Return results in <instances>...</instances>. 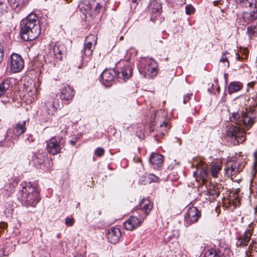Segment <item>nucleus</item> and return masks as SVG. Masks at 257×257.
Returning <instances> with one entry per match:
<instances>
[{"label":"nucleus","mask_w":257,"mask_h":257,"mask_svg":"<svg viewBox=\"0 0 257 257\" xmlns=\"http://www.w3.org/2000/svg\"><path fill=\"white\" fill-rule=\"evenodd\" d=\"M79 8L80 11L83 14L86 19H90L93 17L92 7L89 2L84 1L80 3L79 5Z\"/></svg>","instance_id":"f3484780"},{"label":"nucleus","mask_w":257,"mask_h":257,"mask_svg":"<svg viewBox=\"0 0 257 257\" xmlns=\"http://www.w3.org/2000/svg\"><path fill=\"white\" fill-rule=\"evenodd\" d=\"M219 3V2L218 1H214V5L215 6H217L218 4Z\"/></svg>","instance_id":"3c124183"},{"label":"nucleus","mask_w":257,"mask_h":257,"mask_svg":"<svg viewBox=\"0 0 257 257\" xmlns=\"http://www.w3.org/2000/svg\"><path fill=\"white\" fill-rule=\"evenodd\" d=\"M243 19L247 23H253L257 24V8L250 12H245L243 14Z\"/></svg>","instance_id":"bb28decb"},{"label":"nucleus","mask_w":257,"mask_h":257,"mask_svg":"<svg viewBox=\"0 0 257 257\" xmlns=\"http://www.w3.org/2000/svg\"><path fill=\"white\" fill-rule=\"evenodd\" d=\"M116 76V72L114 69H105L101 74L100 81L105 87L112 85Z\"/></svg>","instance_id":"9d476101"},{"label":"nucleus","mask_w":257,"mask_h":257,"mask_svg":"<svg viewBox=\"0 0 257 257\" xmlns=\"http://www.w3.org/2000/svg\"><path fill=\"white\" fill-rule=\"evenodd\" d=\"M24 62L22 57L17 54L11 55L10 60V67L11 71L17 73L21 71L24 68Z\"/></svg>","instance_id":"1a4fd4ad"},{"label":"nucleus","mask_w":257,"mask_h":257,"mask_svg":"<svg viewBox=\"0 0 257 257\" xmlns=\"http://www.w3.org/2000/svg\"><path fill=\"white\" fill-rule=\"evenodd\" d=\"M100 8H101V6L99 4H97L95 7V9L94 10H92L93 15L98 13Z\"/></svg>","instance_id":"c03bdc74"},{"label":"nucleus","mask_w":257,"mask_h":257,"mask_svg":"<svg viewBox=\"0 0 257 257\" xmlns=\"http://www.w3.org/2000/svg\"><path fill=\"white\" fill-rule=\"evenodd\" d=\"M55 94H53L50 97H49L45 102V110L49 115H53L57 110L56 102L53 99Z\"/></svg>","instance_id":"a211bd4d"},{"label":"nucleus","mask_w":257,"mask_h":257,"mask_svg":"<svg viewBox=\"0 0 257 257\" xmlns=\"http://www.w3.org/2000/svg\"><path fill=\"white\" fill-rule=\"evenodd\" d=\"M153 208V204L147 199H143L140 203L139 209L144 212L145 216L148 215Z\"/></svg>","instance_id":"4be33fe9"},{"label":"nucleus","mask_w":257,"mask_h":257,"mask_svg":"<svg viewBox=\"0 0 257 257\" xmlns=\"http://www.w3.org/2000/svg\"><path fill=\"white\" fill-rule=\"evenodd\" d=\"M26 120L17 122L13 128L8 129L5 138L1 141V145L7 147H11L14 145L12 139L18 138L20 135L24 134L26 130Z\"/></svg>","instance_id":"20e7f679"},{"label":"nucleus","mask_w":257,"mask_h":257,"mask_svg":"<svg viewBox=\"0 0 257 257\" xmlns=\"http://www.w3.org/2000/svg\"><path fill=\"white\" fill-rule=\"evenodd\" d=\"M219 253L222 257H230L231 254L230 249L228 247L219 248Z\"/></svg>","instance_id":"473e14b6"},{"label":"nucleus","mask_w":257,"mask_h":257,"mask_svg":"<svg viewBox=\"0 0 257 257\" xmlns=\"http://www.w3.org/2000/svg\"><path fill=\"white\" fill-rule=\"evenodd\" d=\"M235 55H236V57L237 60H239L240 58V57L239 56V55L237 53H236Z\"/></svg>","instance_id":"8fccbe9b"},{"label":"nucleus","mask_w":257,"mask_h":257,"mask_svg":"<svg viewBox=\"0 0 257 257\" xmlns=\"http://www.w3.org/2000/svg\"><path fill=\"white\" fill-rule=\"evenodd\" d=\"M237 4L245 9H256L257 0H236Z\"/></svg>","instance_id":"393cba45"},{"label":"nucleus","mask_w":257,"mask_h":257,"mask_svg":"<svg viewBox=\"0 0 257 257\" xmlns=\"http://www.w3.org/2000/svg\"><path fill=\"white\" fill-rule=\"evenodd\" d=\"M104 153V150L102 148H97L95 151V155L97 157H101L103 155Z\"/></svg>","instance_id":"a19ab883"},{"label":"nucleus","mask_w":257,"mask_h":257,"mask_svg":"<svg viewBox=\"0 0 257 257\" xmlns=\"http://www.w3.org/2000/svg\"><path fill=\"white\" fill-rule=\"evenodd\" d=\"M3 190L6 191V194L9 196L10 194L14 192V186L11 183H8L5 185V186L4 187Z\"/></svg>","instance_id":"72a5a7b5"},{"label":"nucleus","mask_w":257,"mask_h":257,"mask_svg":"<svg viewBox=\"0 0 257 257\" xmlns=\"http://www.w3.org/2000/svg\"><path fill=\"white\" fill-rule=\"evenodd\" d=\"M238 191H240V190L239 189H236V193H238Z\"/></svg>","instance_id":"5fc2aeb1"},{"label":"nucleus","mask_w":257,"mask_h":257,"mask_svg":"<svg viewBox=\"0 0 257 257\" xmlns=\"http://www.w3.org/2000/svg\"><path fill=\"white\" fill-rule=\"evenodd\" d=\"M8 0H0V11L3 13L6 12Z\"/></svg>","instance_id":"e433bc0d"},{"label":"nucleus","mask_w":257,"mask_h":257,"mask_svg":"<svg viewBox=\"0 0 257 257\" xmlns=\"http://www.w3.org/2000/svg\"><path fill=\"white\" fill-rule=\"evenodd\" d=\"M106 236L109 242L115 244L120 238L121 236L120 231L118 228L112 227L107 230Z\"/></svg>","instance_id":"4468645a"},{"label":"nucleus","mask_w":257,"mask_h":257,"mask_svg":"<svg viewBox=\"0 0 257 257\" xmlns=\"http://www.w3.org/2000/svg\"><path fill=\"white\" fill-rule=\"evenodd\" d=\"M143 218V216H142L141 218H140L141 219ZM142 220V219H141Z\"/></svg>","instance_id":"bf43d9fd"},{"label":"nucleus","mask_w":257,"mask_h":257,"mask_svg":"<svg viewBox=\"0 0 257 257\" xmlns=\"http://www.w3.org/2000/svg\"><path fill=\"white\" fill-rule=\"evenodd\" d=\"M204 257H220V255L218 254L216 250L211 248L205 252Z\"/></svg>","instance_id":"2f4dec72"},{"label":"nucleus","mask_w":257,"mask_h":257,"mask_svg":"<svg viewBox=\"0 0 257 257\" xmlns=\"http://www.w3.org/2000/svg\"><path fill=\"white\" fill-rule=\"evenodd\" d=\"M21 37L26 41H31L37 38L41 33V28L38 17L36 14L31 13L20 24Z\"/></svg>","instance_id":"f03ea898"},{"label":"nucleus","mask_w":257,"mask_h":257,"mask_svg":"<svg viewBox=\"0 0 257 257\" xmlns=\"http://www.w3.org/2000/svg\"><path fill=\"white\" fill-rule=\"evenodd\" d=\"M192 96V93H187L183 97V103L186 104L189 100H190L191 96Z\"/></svg>","instance_id":"37998d69"},{"label":"nucleus","mask_w":257,"mask_h":257,"mask_svg":"<svg viewBox=\"0 0 257 257\" xmlns=\"http://www.w3.org/2000/svg\"><path fill=\"white\" fill-rule=\"evenodd\" d=\"M163 158V156L161 154L153 153L149 158V161L154 168H156L162 164Z\"/></svg>","instance_id":"5701e85b"},{"label":"nucleus","mask_w":257,"mask_h":257,"mask_svg":"<svg viewBox=\"0 0 257 257\" xmlns=\"http://www.w3.org/2000/svg\"><path fill=\"white\" fill-rule=\"evenodd\" d=\"M242 88V84L239 81L230 82L227 87L228 92L229 94L236 92Z\"/></svg>","instance_id":"c85d7f7f"},{"label":"nucleus","mask_w":257,"mask_h":257,"mask_svg":"<svg viewBox=\"0 0 257 257\" xmlns=\"http://www.w3.org/2000/svg\"><path fill=\"white\" fill-rule=\"evenodd\" d=\"M138 67L140 73L145 77L154 78L157 75V63L154 59L142 58Z\"/></svg>","instance_id":"39448f33"},{"label":"nucleus","mask_w":257,"mask_h":257,"mask_svg":"<svg viewBox=\"0 0 257 257\" xmlns=\"http://www.w3.org/2000/svg\"><path fill=\"white\" fill-rule=\"evenodd\" d=\"M27 140L29 142H33L35 141V139L31 135L28 137Z\"/></svg>","instance_id":"49530a36"},{"label":"nucleus","mask_w":257,"mask_h":257,"mask_svg":"<svg viewBox=\"0 0 257 257\" xmlns=\"http://www.w3.org/2000/svg\"><path fill=\"white\" fill-rule=\"evenodd\" d=\"M142 223L141 218L135 216H131L126 221L124 222V227L125 229L132 231L138 227Z\"/></svg>","instance_id":"2eb2a0df"},{"label":"nucleus","mask_w":257,"mask_h":257,"mask_svg":"<svg viewBox=\"0 0 257 257\" xmlns=\"http://www.w3.org/2000/svg\"><path fill=\"white\" fill-rule=\"evenodd\" d=\"M60 96L61 99L66 101L67 103L72 99L74 96V89L68 85H64L60 89Z\"/></svg>","instance_id":"f8f14e48"},{"label":"nucleus","mask_w":257,"mask_h":257,"mask_svg":"<svg viewBox=\"0 0 257 257\" xmlns=\"http://www.w3.org/2000/svg\"><path fill=\"white\" fill-rule=\"evenodd\" d=\"M171 126L169 124L166 122H164L160 125L159 131H160L161 134L164 136L167 132V130L170 128Z\"/></svg>","instance_id":"f704fd0d"},{"label":"nucleus","mask_w":257,"mask_h":257,"mask_svg":"<svg viewBox=\"0 0 257 257\" xmlns=\"http://www.w3.org/2000/svg\"><path fill=\"white\" fill-rule=\"evenodd\" d=\"M239 163L235 161H231L227 163L225 171L226 174L228 176H233L240 171V169L239 167Z\"/></svg>","instance_id":"dca6fc26"},{"label":"nucleus","mask_w":257,"mask_h":257,"mask_svg":"<svg viewBox=\"0 0 257 257\" xmlns=\"http://www.w3.org/2000/svg\"><path fill=\"white\" fill-rule=\"evenodd\" d=\"M53 52L57 59L62 60L63 56L66 54V47L64 44L57 42L54 47Z\"/></svg>","instance_id":"6ab92c4d"},{"label":"nucleus","mask_w":257,"mask_h":257,"mask_svg":"<svg viewBox=\"0 0 257 257\" xmlns=\"http://www.w3.org/2000/svg\"><path fill=\"white\" fill-rule=\"evenodd\" d=\"M220 62H222V63H224L225 62H227L226 65L227 67H229V61L225 55V53H224L222 55L221 58L220 59Z\"/></svg>","instance_id":"79ce46f5"},{"label":"nucleus","mask_w":257,"mask_h":257,"mask_svg":"<svg viewBox=\"0 0 257 257\" xmlns=\"http://www.w3.org/2000/svg\"><path fill=\"white\" fill-rule=\"evenodd\" d=\"M67 3H70L71 2V0H65Z\"/></svg>","instance_id":"6e6d98bb"},{"label":"nucleus","mask_w":257,"mask_h":257,"mask_svg":"<svg viewBox=\"0 0 257 257\" xmlns=\"http://www.w3.org/2000/svg\"><path fill=\"white\" fill-rule=\"evenodd\" d=\"M20 187L18 200L26 207L35 206L40 200L38 189L30 182H22Z\"/></svg>","instance_id":"7ed1b4c3"},{"label":"nucleus","mask_w":257,"mask_h":257,"mask_svg":"<svg viewBox=\"0 0 257 257\" xmlns=\"http://www.w3.org/2000/svg\"><path fill=\"white\" fill-rule=\"evenodd\" d=\"M12 8L18 12L25 6L24 0H8Z\"/></svg>","instance_id":"cd10ccee"},{"label":"nucleus","mask_w":257,"mask_h":257,"mask_svg":"<svg viewBox=\"0 0 257 257\" xmlns=\"http://www.w3.org/2000/svg\"><path fill=\"white\" fill-rule=\"evenodd\" d=\"M201 217V212L195 207H189L184 216V225L188 227L197 222Z\"/></svg>","instance_id":"0eeeda50"},{"label":"nucleus","mask_w":257,"mask_h":257,"mask_svg":"<svg viewBox=\"0 0 257 257\" xmlns=\"http://www.w3.org/2000/svg\"><path fill=\"white\" fill-rule=\"evenodd\" d=\"M126 63L124 67L120 68L116 73V76L118 78L125 81L130 79L132 75V69L128 62H126Z\"/></svg>","instance_id":"ddd939ff"},{"label":"nucleus","mask_w":257,"mask_h":257,"mask_svg":"<svg viewBox=\"0 0 257 257\" xmlns=\"http://www.w3.org/2000/svg\"><path fill=\"white\" fill-rule=\"evenodd\" d=\"M194 9L191 5H188L185 7V12L187 15H191L194 12Z\"/></svg>","instance_id":"ea45409f"},{"label":"nucleus","mask_w":257,"mask_h":257,"mask_svg":"<svg viewBox=\"0 0 257 257\" xmlns=\"http://www.w3.org/2000/svg\"><path fill=\"white\" fill-rule=\"evenodd\" d=\"M150 10H161L162 7L161 4L158 2L153 1L151 2L149 6Z\"/></svg>","instance_id":"c9c22d12"},{"label":"nucleus","mask_w":257,"mask_h":257,"mask_svg":"<svg viewBox=\"0 0 257 257\" xmlns=\"http://www.w3.org/2000/svg\"><path fill=\"white\" fill-rule=\"evenodd\" d=\"M221 170V165L220 163L212 162L211 166V173L212 176L216 178L217 174Z\"/></svg>","instance_id":"7c9ffc66"},{"label":"nucleus","mask_w":257,"mask_h":257,"mask_svg":"<svg viewBox=\"0 0 257 257\" xmlns=\"http://www.w3.org/2000/svg\"><path fill=\"white\" fill-rule=\"evenodd\" d=\"M11 80L9 79H5L0 83V90L5 96H8L11 93Z\"/></svg>","instance_id":"a878e982"},{"label":"nucleus","mask_w":257,"mask_h":257,"mask_svg":"<svg viewBox=\"0 0 257 257\" xmlns=\"http://www.w3.org/2000/svg\"><path fill=\"white\" fill-rule=\"evenodd\" d=\"M3 96H5L2 91L0 90V97H2Z\"/></svg>","instance_id":"864d4df0"},{"label":"nucleus","mask_w":257,"mask_h":257,"mask_svg":"<svg viewBox=\"0 0 257 257\" xmlns=\"http://www.w3.org/2000/svg\"><path fill=\"white\" fill-rule=\"evenodd\" d=\"M251 235L252 232L250 230L245 231L237 241L236 243V246L242 247L247 245L250 239Z\"/></svg>","instance_id":"aec40b11"},{"label":"nucleus","mask_w":257,"mask_h":257,"mask_svg":"<svg viewBox=\"0 0 257 257\" xmlns=\"http://www.w3.org/2000/svg\"><path fill=\"white\" fill-rule=\"evenodd\" d=\"M193 176L196 180L199 179L203 182L207 180L208 176L207 166L204 162L201 161L196 164V171L193 172Z\"/></svg>","instance_id":"9b49d317"},{"label":"nucleus","mask_w":257,"mask_h":257,"mask_svg":"<svg viewBox=\"0 0 257 257\" xmlns=\"http://www.w3.org/2000/svg\"><path fill=\"white\" fill-rule=\"evenodd\" d=\"M150 14L151 15V20H153L155 18L159 16L161 13V10H150Z\"/></svg>","instance_id":"4c0bfd02"},{"label":"nucleus","mask_w":257,"mask_h":257,"mask_svg":"<svg viewBox=\"0 0 257 257\" xmlns=\"http://www.w3.org/2000/svg\"><path fill=\"white\" fill-rule=\"evenodd\" d=\"M97 42V37L95 35L91 34L88 36L85 41V45L82 50V57H89L92 55L93 49Z\"/></svg>","instance_id":"6e6552de"},{"label":"nucleus","mask_w":257,"mask_h":257,"mask_svg":"<svg viewBox=\"0 0 257 257\" xmlns=\"http://www.w3.org/2000/svg\"><path fill=\"white\" fill-rule=\"evenodd\" d=\"M30 163H32L36 167H38L43 161V156L40 154L34 153H31L28 156Z\"/></svg>","instance_id":"b1692460"},{"label":"nucleus","mask_w":257,"mask_h":257,"mask_svg":"<svg viewBox=\"0 0 257 257\" xmlns=\"http://www.w3.org/2000/svg\"><path fill=\"white\" fill-rule=\"evenodd\" d=\"M253 84H254V82H251L250 83H249L248 85H249L250 87H252Z\"/></svg>","instance_id":"603ef678"},{"label":"nucleus","mask_w":257,"mask_h":257,"mask_svg":"<svg viewBox=\"0 0 257 257\" xmlns=\"http://www.w3.org/2000/svg\"><path fill=\"white\" fill-rule=\"evenodd\" d=\"M75 222V219L72 217H66L65 218V224L67 226H72Z\"/></svg>","instance_id":"58836bf2"},{"label":"nucleus","mask_w":257,"mask_h":257,"mask_svg":"<svg viewBox=\"0 0 257 257\" xmlns=\"http://www.w3.org/2000/svg\"><path fill=\"white\" fill-rule=\"evenodd\" d=\"M159 178L156 175L146 173L143 176H140L139 183L142 184L146 185L152 182H157Z\"/></svg>","instance_id":"412c9836"},{"label":"nucleus","mask_w":257,"mask_h":257,"mask_svg":"<svg viewBox=\"0 0 257 257\" xmlns=\"http://www.w3.org/2000/svg\"><path fill=\"white\" fill-rule=\"evenodd\" d=\"M247 33L250 39L257 40V24L248 26L247 29Z\"/></svg>","instance_id":"c756f323"},{"label":"nucleus","mask_w":257,"mask_h":257,"mask_svg":"<svg viewBox=\"0 0 257 257\" xmlns=\"http://www.w3.org/2000/svg\"><path fill=\"white\" fill-rule=\"evenodd\" d=\"M70 143L72 146H74L76 144V142L74 141H70Z\"/></svg>","instance_id":"09e8293b"},{"label":"nucleus","mask_w":257,"mask_h":257,"mask_svg":"<svg viewBox=\"0 0 257 257\" xmlns=\"http://www.w3.org/2000/svg\"><path fill=\"white\" fill-rule=\"evenodd\" d=\"M63 141L59 137H53L47 142V150L50 154L55 155L60 152L63 147Z\"/></svg>","instance_id":"423d86ee"},{"label":"nucleus","mask_w":257,"mask_h":257,"mask_svg":"<svg viewBox=\"0 0 257 257\" xmlns=\"http://www.w3.org/2000/svg\"><path fill=\"white\" fill-rule=\"evenodd\" d=\"M3 58H4L3 49V47L0 45V63L3 61Z\"/></svg>","instance_id":"a18cd8bd"},{"label":"nucleus","mask_w":257,"mask_h":257,"mask_svg":"<svg viewBox=\"0 0 257 257\" xmlns=\"http://www.w3.org/2000/svg\"><path fill=\"white\" fill-rule=\"evenodd\" d=\"M254 109H250L245 112H233L229 117L230 121L237 124L240 128L233 125L229 126L226 130V135L235 139L237 143L245 141V132L249 129L254 123L255 114Z\"/></svg>","instance_id":"f257e3e1"},{"label":"nucleus","mask_w":257,"mask_h":257,"mask_svg":"<svg viewBox=\"0 0 257 257\" xmlns=\"http://www.w3.org/2000/svg\"><path fill=\"white\" fill-rule=\"evenodd\" d=\"M132 2L135 4H138L139 2H140L141 0H132Z\"/></svg>","instance_id":"de8ad7c7"},{"label":"nucleus","mask_w":257,"mask_h":257,"mask_svg":"<svg viewBox=\"0 0 257 257\" xmlns=\"http://www.w3.org/2000/svg\"><path fill=\"white\" fill-rule=\"evenodd\" d=\"M143 218V216H142L141 218H140L141 219ZM142 220V219H141Z\"/></svg>","instance_id":"13d9d810"},{"label":"nucleus","mask_w":257,"mask_h":257,"mask_svg":"<svg viewBox=\"0 0 257 257\" xmlns=\"http://www.w3.org/2000/svg\"><path fill=\"white\" fill-rule=\"evenodd\" d=\"M75 257H84L82 255H77V256H75Z\"/></svg>","instance_id":"4d7b16f0"}]
</instances>
